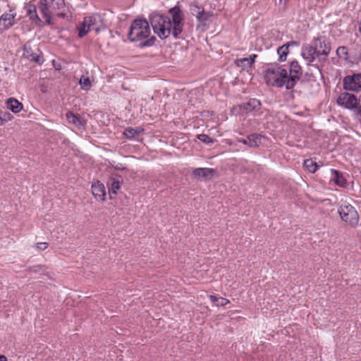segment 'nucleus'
Listing matches in <instances>:
<instances>
[{"label":"nucleus","mask_w":361,"mask_h":361,"mask_svg":"<svg viewBox=\"0 0 361 361\" xmlns=\"http://www.w3.org/2000/svg\"><path fill=\"white\" fill-rule=\"evenodd\" d=\"M99 19V16H87L84 18L83 22L91 29V30H94L97 32H99V27H96V24Z\"/></svg>","instance_id":"obj_22"},{"label":"nucleus","mask_w":361,"mask_h":361,"mask_svg":"<svg viewBox=\"0 0 361 361\" xmlns=\"http://www.w3.org/2000/svg\"><path fill=\"white\" fill-rule=\"evenodd\" d=\"M290 44H285L277 49V54L279 61H285L288 54V47Z\"/></svg>","instance_id":"obj_23"},{"label":"nucleus","mask_w":361,"mask_h":361,"mask_svg":"<svg viewBox=\"0 0 361 361\" xmlns=\"http://www.w3.org/2000/svg\"><path fill=\"white\" fill-rule=\"evenodd\" d=\"M215 173V170L209 168H197L195 169L192 174L195 178L208 180L212 179Z\"/></svg>","instance_id":"obj_11"},{"label":"nucleus","mask_w":361,"mask_h":361,"mask_svg":"<svg viewBox=\"0 0 361 361\" xmlns=\"http://www.w3.org/2000/svg\"><path fill=\"white\" fill-rule=\"evenodd\" d=\"M77 28L78 30V36L80 38L85 36L91 30L83 21L79 24Z\"/></svg>","instance_id":"obj_26"},{"label":"nucleus","mask_w":361,"mask_h":361,"mask_svg":"<svg viewBox=\"0 0 361 361\" xmlns=\"http://www.w3.org/2000/svg\"><path fill=\"white\" fill-rule=\"evenodd\" d=\"M288 44H290V45H297L298 44V43L295 41H291V42H288Z\"/></svg>","instance_id":"obj_39"},{"label":"nucleus","mask_w":361,"mask_h":361,"mask_svg":"<svg viewBox=\"0 0 361 361\" xmlns=\"http://www.w3.org/2000/svg\"><path fill=\"white\" fill-rule=\"evenodd\" d=\"M197 138L202 142L206 144H213L214 140L209 135L205 134H200L197 135Z\"/></svg>","instance_id":"obj_30"},{"label":"nucleus","mask_w":361,"mask_h":361,"mask_svg":"<svg viewBox=\"0 0 361 361\" xmlns=\"http://www.w3.org/2000/svg\"><path fill=\"white\" fill-rule=\"evenodd\" d=\"M336 102L339 106L352 110L354 116L355 109L359 106L356 97L348 92L341 93L337 98Z\"/></svg>","instance_id":"obj_6"},{"label":"nucleus","mask_w":361,"mask_h":361,"mask_svg":"<svg viewBox=\"0 0 361 361\" xmlns=\"http://www.w3.org/2000/svg\"><path fill=\"white\" fill-rule=\"evenodd\" d=\"M336 54L340 58L346 59L348 57V51L345 47H340L336 50Z\"/></svg>","instance_id":"obj_31"},{"label":"nucleus","mask_w":361,"mask_h":361,"mask_svg":"<svg viewBox=\"0 0 361 361\" xmlns=\"http://www.w3.org/2000/svg\"><path fill=\"white\" fill-rule=\"evenodd\" d=\"M257 56L256 54H252L249 57L235 59V64L236 66L241 68L250 67L255 62Z\"/></svg>","instance_id":"obj_16"},{"label":"nucleus","mask_w":361,"mask_h":361,"mask_svg":"<svg viewBox=\"0 0 361 361\" xmlns=\"http://www.w3.org/2000/svg\"><path fill=\"white\" fill-rule=\"evenodd\" d=\"M13 116L8 111H0V120L2 122H8L11 121Z\"/></svg>","instance_id":"obj_29"},{"label":"nucleus","mask_w":361,"mask_h":361,"mask_svg":"<svg viewBox=\"0 0 361 361\" xmlns=\"http://www.w3.org/2000/svg\"><path fill=\"white\" fill-rule=\"evenodd\" d=\"M355 118L357 121L361 123V95L360 96V98H359V106H358V108H357L355 109Z\"/></svg>","instance_id":"obj_32"},{"label":"nucleus","mask_w":361,"mask_h":361,"mask_svg":"<svg viewBox=\"0 0 361 361\" xmlns=\"http://www.w3.org/2000/svg\"><path fill=\"white\" fill-rule=\"evenodd\" d=\"M331 173L332 175V180L334 182L341 187H345L346 186V180L343 178V176L336 170L331 169Z\"/></svg>","instance_id":"obj_21"},{"label":"nucleus","mask_w":361,"mask_h":361,"mask_svg":"<svg viewBox=\"0 0 361 361\" xmlns=\"http://www.w3.org/2000/svg\"><path fill=\"white\" fill-rule=\"evenodd\" d=\"M238 141L250 147H257L259 145H266L268 142V138L260 134L253 133L248 135L246 138L240 139Z\"/></svg>","instance_id":"obj_8"},{"label":"nucleus","mask_w":361,"mask_h":361,"mask_svg":"<svg viewBox=\"0 0 361 361\" xmlns=\"http://www.w3.org/2000/svg\"><path fill=\"white\" fill-rule=\"evenodd\" d=\"M16 14L12 13H6L0 17V32L9 29L14 25V20Z\"/></svg>","instance_id":"obj_10"},{"label":"nucleus","mask_w":361,"mask_h":361,"mask_svg":"<svg viewBox=\"0 0 361 361\" xmlns=\"http://www.w3.org/2000/svg\"><path fill=\"white\" fill-rule=\"evenodd\" d=\"M66 116L70 124H72L78 128H85L86 121L80 115L75 114L72 111H68L66 113Z\"/></svg>","instance_id":"obj_13"},{"label":"nucleus","mask_w":361,"mask_h":361,"mask_svg":"<svg viewBox=\"0 0 361 361\" xmlns=\"http://www.w3.org/2000/svg\"><path fill=\"white\" fill-rule=\"evenodd\" d=\"M315 54H317V53L314 47L309 44H305L302 46L301 55L302 58L307 62L308 64L314 61Z\"/></svg>","instance_id":"obj_15"},{"label":"nucleus","mask_w":361,"mask_h":361,"mask_svg":"<svg viewBox=\"0 0 361 361\" xmlns=\"http://www.w3.org/2000/svg\"><path fill=\"white\" fill-rule=\"evenodd\" d=\"M341 219L351 226H355L359 221V216L355 209L348 204H343L338 210Z\"/></svg>","instance_id":"obj_5"},{"label":"nucleus","mask_w":361,"mask_h":361,"mask_svg":"<svg viewBox=\"0 0 361 361\" xmlns=\"http://www.w3.org/2000/svg\"><path fill=\"white\" fill-rule=\"evenodd\" d=\"M7 108L13 113H19L23 109V104L19 102L16 99L11 97L6 101Z\"/></svg>","instance_id":"obj_17"},{"label":"nucleus","mask_w":361,"mask_h":361,"mask_svg":"<svg viewBox=\"0 0 361 361\" xmlns=\"http://www.w3.org/2000/svg\"><path fill=\"white\" fill-rule=\"evenodd\" d=\"M27 14L35 24L39 25L42 23V21L37 15V7L35 5L30 4L27 6Z\"/></svg>","instance_id":"obj_18"},{"label":"nucleus","mask_w":361,"mask_h":361,"mask_svg":"<svg viewBox=\"0 0 361 361\" xmlns=\"http://www.w3.org/2000/svg\"><path fill=\"white\" fill-rule=\"evenodd\" d=\"M169 13L172 20L166 16L151 14L149 20L153 30L161 39H166L171 34L176 39H181L183 25L182 11L179 7L174 6L170 8Z\"/></svg>","instance_id":"obj_1"},{"label":"nucleus","mask_w":361,"mask_h":361,"mask_svg":"<svg viewBox=\"0 0 361 361\" xmlns=\"http://www.w3.org/2000/svg\"><path fill=\"white\" fill-rule=\"evenodd\" d=\"M305 169L310 173H314L317 170L318 165L312 159H306L303 164Z\"/></svg>","instance_id":"obj_25"},{"label":"nucleus","mask_w":361,"mask_h":361,"mask_svg":"<svg viewBox=\"0 0 361 361\" xmlns=\"http://www.w3.org/2000/svg\"><path fill=\"white\" fill-rule=\"evenodd\" d=\"M121 177H119L118 178H110L109 182H108V185H109V194L111 193H113V194H117V191L120 189L121 188Z\"/></svg>","instance_id":"obj_19"},{"label":"nucleus","mask_w":361,"mask_h":361,"mask_svg":"<svg viewBox=\"0 0 361 361\" xmlns=\"http://www.w3.org/2000/svg\"><path fill=\"white\" fill-rule=\"evenodd\" d=\"M228 303H229L228 300H227L224 298H222V297H219L216 305V306H225Z\"/></svg>","instance_id":"obj_33"},{"label":"nucleus","mask_w":361,"mask_h":361,"mask_svg":"<svg viewBox=\"0 0 361 361\" xmlns=\"http://www.w3.org/2000/svg\"><path fill=\"white\" fill-rule=\"evenodd\" d=\"M202 8L199 7L197 5H191L190 11L191 13L193 15V13H197L198 11H201Z\"/></svg>","instance_id":"obj_34"},{"label":"nucleus","mask_w":361,"mask_h":361,"mask_svg":"<svg viewBox=\"0 0 361 361\" xmlns=\"http://www.w3.org/2000/svg\"><path fill=\"white\" fill-rule=\"evenodd\" d=\"M360 61H361V53H360Z\"/></svg>","instance_id":"obj_42"},{"label":"nucleus","mask_w":361,"mask_h":361,"mask_svg":"<svg viewBox=\"0 0 361 361\" xmlns=\"http://www.w3.org/2000/svg\"><path fill=\"white\" fill-rule=\"evenodd\" d=\"M47 247V244L46 243H39L37 244V249L39 251L44 250Z\"/></svg>","instance_id":"obj_35"},{"label":"nucleus","mask_w":361,"mask_h":361,"mask_svg":"<svg viewBox=\"0 0 361 361\" xmlns=\"http://www.w3.org/2000/svg\"><path fill=\"white\" fill-rule=\"evenodd\" d=\"M314 48L316 51L317 56L326 57L330 52L331 47L324 37H318L314 43Z\"/></svg>","instance_id":"obj_9"},{"label":"nucleus","mask_w":361,"mask_h":361,"mask_svg":"<svg viewBox=\"0 0 361 361\" xmlns=\"http://www.w3.org/2000/svg\"><path fill=\"white\" fill-rule=\"evenodd\" d=\"M0 361H8L7 357L5 355H0Z\"/></svg>","instance_id":"obj_38"},{"label":"nucleus","mask_w":361,"mask_h":361,"mask_svg":"<svg viewBox=\"0 0 361 361\" xmlns=\"http://www.w3.org/2000/svg\"><path fill=\"white\" fill-rule=\"evenodd\" d=\"M39 49H36V51H35L34 50H32L30 44L29 43H26L25 45H24V48H23V56L30 60V61H35L36 63H40L41 61V57H40V55L39 54Z\"/></svg>","instance_id":"obj_12"},{"label":"nucleus","mask_w":361,"mask_h":361,"mask_svg":"<svg viewBox=\"0 0 361 361\" xmlns=\"http://www.w3.org/2000/svg\"><path fill=\"white\" fill-rule=\"evenodd\" d=\"M218 299L219 298H217L216 296L215 295H210V300L211 301L214 303L215 305H216V302L218 301Z\"/></svg>","instance_id":"obj_37"},{"label":"nucleus","mask_w":361,"mask_h":361,"mask_svg":"<svg viewBox=\"0 0 361 361\" xmlns=\"http://www.w3.org/2000/svg\"><path fill=\"white\" fill-rule=\"evenodd\" d=\"M140 133V129L129 128L124 130L123 134L128 138H135L139 135Z\"/></svg>","instance_id":"obj_27"},{"label":"nucleus","mask_w":361,"mask_h":361,"mask_svg":"<svg viewBox=\"0 0 361 361\" xmlns=\"http://www.w3.org/2000/svg\"><path fill=\"white\" fill-rule=\"evenodd\" d=\"M33 269H34V271H37V269H40V267H35V268H33Z\"/></svg>","instance_id":"obj_40"},{"label":"nucleus","mask_w":361,"mask_h":361,"mask_svg":"<svg viewBox=\"0 0 361 361\" xmlns=\"http://www.w3.org/2000/svg\"><path fill=\"white\" fill-rule=\"evenodd\" d=\"M150 33L149 22L145 18H137L132 22L128 37L131 42H142L141 47H150L156 41V37L150 36Z\"/></svg>","instance_id":"obj_2"},{"label":"nucleus","mask_w":361,"mask_h":361,"mask_svg":"<svg viewBox=\"0 0 361 361\" xmlns=\"http://www.w3.org/2000/svg\"><path fill=\"white\" fill-rule=\"evenodd\" d=\"M193 16H196L197 20L204 25L213 14L211 12L205 11L202 8L201 11H198L197 13H193Z\"/></svg>","instance_id":"obj_20"},{"label":"nucleus","mask_w":361,"mask_h":361,"mask_svg":"<svg viewBox=\"0 0 361 361\" xmlns=\"http://www.w3.org/2000/svg\"><path fill=\"white\" fill-rule=\"evenodd\" d=\"M343 88L346 90L359 92L361 90V74L346 76L343 79Z\"/></svg>","instance_id":"obj_7"},{"label":"nucleus","mask_w":361,"mask_h":361,"mask_svg":"<svg viewBox=\"0 0 361 361\" xmlns=\"http://www.w3.org/2000/svg\"><path fill=\"white\" fill-rule=\"evenodd\" d=\"M359 31H360V32L361 33V22L360 23Z\"/></svg>","instance_id":"obj_41"},{"label":"nucleus","mask_w":361,"mask_h":361,"mask_svg":"<svg viewBox=\"0 0 361 361\" xmlns=\"http://www.w3.org/2000/svg\"><path fill=\"white\" fill-rule=\"evenodd\" d=\"M278 73L279 77L274 80V85L279 87L285 85L287 90H290L300 80L302 70L298 62L293 61L290 63L289 73L283 68L280 69Z\"/></svg>","instance_id":"obj_3"},{"label":"nucleus","mask_w":361,"mask_h":361,"mask_svg":"<svg viewBox=\"0 0 361 361\" xmlns=\"http://www.w3.org/2000/svg\"><path fill=\"white\" fill-rule=\"evenodd\" d=\"M260 105L259 101L257 99L250 100L247 103L244 104L242 107L246 112L252 111L256 109L257 106Z\"/></svg>","instance_id":"obj_24"},{"label":"nucleus","mask_w":361,"mask_h":361,"mask_svg":"<svg viewBox=\"0 0 361 361\" xmlns=\"http://www.w3.org/2000/svg\"><path fill=\"white\" fill-rule=\"evenodd\" d=\"M271 73V69L270 68H267L266 70V74L264 75V80H266L267 83L269 84V74Z\"/></svg>","instance_id":"obj_36"},{"label":"nucleus","mask_w":361,"mask_h":361,"mask_svg":"<svg viewBox=\"0 0 361 361\" xmlns=\"http://www.w3.org/2000/svg\"><path fill=\"white\" fill-rule=\"evenodd\" d=\"M79 83L82 90H88L91 87V82L88 77L85 78L82 75L80 79Z\"/></svg>","instance_id":"obj_28"},{"label":"nucleus","mask_w":361,"mask_h":361,"mask_svg":"<svg viewBox=\"0 0 361 361\" xmlns=\"http://www.w3.org/2000/svg\"><path fill=\"white\" fill-rule=\"evenodd\" d=\"M92 192L97 200L104 201L105 200V187L104 184L99 181H97L92 184Z\"/></svg>","instance_id":"obj_14"},{"label":"nucleus","mask_w":361,"mask_h":361,"mask_svg":"<svg viewBox=\"0 0 361 361\" xmlns=\"http://www.w3.org/2000/svg\"><path fill=\"white\" fill-rule=\"evenodd\" d=\"M38 8L46 23L51 24L54 16H64L66 4L64 0H40Z\"/></svg>","instance_id":"obj_4"}]
</instances>
